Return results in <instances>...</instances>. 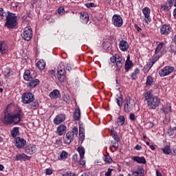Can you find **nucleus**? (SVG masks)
<instances>
[{
	"mask_svg": "<svg viewBox=\"0 0 176 176\" xmlns=\"http://www.w3.org/2000/svg\"><path fill=\"white\" fill-rule=\"evenodd\" d=\"M23 116H24V113L20 108L17 109L15 111L14 114H10L8 112H4V115L1 118V122L3 124H14L16 125L18 123L21 122V119H23Z\"/></svg>",
	"mask_w": 176,
	"mask_h": 176,
	"instance_id": "1",
	"label": "nucleus"
},
{
	"mask_svg": "<svg viewBox=\"0 0 176 176\" xmlns=\"http://www.w3.org/2000/svg\"><path fill=\"white\" fill-rule=\"evenodd\" d=\"M17 16L15 14L8 11L4 27L8 30H14L17 27Z\"/></svg>",
	"mask_w": 176,
	"mask_h": 176,
	"instance_id": "2",
	"label": "nucleus"
},
{
	"mask_svg": "<svg viewBox=\"0 0 176 176\" xmlns=\"http://www.w3.org/2000/svg\"><path fill=\"white\" fill-rule=\"evenodd\" d=\"M123 60L119 55H115L110 58L109 65L115 69L116 72H120V69H122V67H123V63H122Z\"/></svg>",
	"mask_w": 176,
	"mask_h": 176,
	"instance_id": "3",
	"label": "nucleus"
},
{
	"mask_svg": "<svg viewBox=\"0 0 176 176\" xmlns=\"http://www.w3.org/2000/svg\"><path fill=\"white\" fill-rule=\"evenodd\" d=\"M57 76L58 80L63 83L65 80V76H67V72L65 71V65L64 63H60L57 67Z\"/></svg>",
	"mask_w": 176,
	"mask_h": 176,
	"instance_id": "4",
	"label": "nucleus"
},
{
	"mask_svg": "<svg viewBox=\"0 0 176 176\" xmlns=\"http://www.w3.org/2000/svg\"><path fill=\"white\" fill-rule=\"evenodd\" d=\"M34 100L35 96L31 92H25L22 94V102L23 104H31Z\"/></svg>",
	"mask_w": 176,
	"mask_h": 176,
	"instance_id": "5",
	"label": "nucleus"
},
{
	"mask_svg": "<svg viewBox=\"0 0 176 176\" xmlns=\"http://www.w3.org/2000/svg\"><path fill=\"white\" fill-rule=\"evenodd\" d=\"M160 104V98H157V96H154L152 99H150L147 102V107L149 109H155L159 107Z\"/></svg>",
	"mask_w": 176,
	"mask_h": 176,
	"instance_id": "6",
	"label": "nucleus"
},
{
	"mask_svg": "<svg viewBox=\"0 0 176 176\" xmlns=\"http://www.w3.org/2000/svg\"><path fill=\"white\" fill-rule=\"evenodd\" d=\"M133 109V102H131V98L126 96L125 98V102L124 104V111L126 113L131 112Z\"/></svg>",
	"mask_w": 176,
	"mask_h": 176,
	"instance_id": "7",
	"label": "nucleus"
},
{
	"mask_svg": "<svg viewBox=\"0 0 176 176\" xmlns=\"http://www.w3.org/2000/svg\"><path fill=\"white\" fill-rule=\"evenodd\" d=\"M174 69H175L174 67L166 66L159 71V74L162 77L167 76L170 75V74H173V72H174Z\"/></svg>",
	"mask_w": 176,
	"mask_h": 176,
	"instance_id": "8",
	"label": "nucleus"
},
{
	"mask_svg": "<svg viewBox=\"0 0 176 176\" xmlns=\"http://www.w3.org/2000/svg\"><path fill=\"white\" fill-rule=\"evenodd\" d=\"M21 36L25 41H31V39H32V29L25 28L21 34Z\"/></svg>",
	"mask_w": 176,
	"mask_h": 176,
	"instance_id": "9",
	"label": "nucleus"
},
{
	"mask_svg": "<svg viewBox=\"0 0 176 176\" xmlns=\"http://www.w3.org/2000/svg\"><path fill=\"white\" fill-rule=\"evenodd\" d=\"M112 23L115 27H122L123 25V19L119 14H114L112 17Z\"/></svg>",
	"mask_w": 176,
	"mask_h": 176,
	"instance_id": "10",
	"label": "nucleus"
},
{
	"mask_svg": "<svg viewBox=\"0 0 176 176\" xmlns=\"http://www.w3.org/2000/svg\"><path fill=\"white\" fill-rule=\"evenodd\" d=\"M25 145H27V141L25 140L20 137H16L15 138V146H16V148L20 149L24 148Z\"/></svg>",
	"mask_w": 176,
	"mask_h": 176,
	"instance_id": "11",
	"label": "nucleus"
},
{
	"mask_svg": "<svg viewBox=\"0 0 176 176\" xmlns=\"http://www.w3.org/2000/svg\"><path fill=\"white\" fill-rule=\"evenodd\" d=\"M132 175L133 176H144L145 175V169L142 166H138V168L135 170H131Z\"/></svg>",
	"mask_w": 176,
	"mask_h": 176,
	"instance_id": "12",
	"label": "nucleus"
},
{
	"mask_svg": "<svg viewBox=\"0 0 176 176\" xmlns=\"http://www.w3.org/2000/svg\"><path fill=\"white\" fill-rule=\"evenodd\" d=\"M39 83H41V81L38 78L31 79L29 80V82L26 84V86L28 89H34V87H36Z\"/></svg>",
	"mask_w": 176,
	"mask_h": 176,
	"instance_id": "13",
	"label": "nucleus"
},
{
	"mask_svg": "<svg viewBox=\"0 0 176 176\" xmlns=\"http://www.w3.org/2000/svg\"><path fill=\"white\" fill-rule=\"evenodd\" d=\"M65 121V116L63 113L58 114L54 119V123L56 125L60 124L63 122Z\"/></svg>",
	"mask_w": 176,
	"mask_h": 176,
	"instance_id": "14",
	"label": "nucleus"
},
{
	"mask_svg": "<svg viewBox=\"0 0 176 176\" xmlns=\"http://www.w3.org/2000/svg\"><path fill=\"white\" fill-rule=\"evenodd\" d=\"M170 32H171V27H170V25H163L160 29V34H162V35H168Z\"/></svg>",
	"mask_w": 176,
	"mask_h": 176,
	"instance_id": "15",
	"label": "nucleus"
},
{
	"mask_svg": "<svg viewBox=\"0 0 176 176\" xmlns=\"http://www.w3.org/2000/svg\"><path fill=\"white\" fill-rule=\"evenodd\" d=\"M142 13L143 14H144V17L145 19H145L146 20V23H151V9H149V8L148 7H145L142 9Z\"/></svg>",
	"mask_w": 176,
	"mask_h": 176,
	"instance_id": "16",
	"label": "nucleus"
},
{
	"mask_svg": "<svg viewBox=\"0 0 176 176\" xmlns=\"http://www.w3.org/2000/svg\"><path fill=\"white\" fill-rule=\"evenodd\" d=\"M25 151L28 155H34L36 152V146L30 144L25 148Z\"/></svg>",
	"mask_w": 176,
	"mask_h": 176,
	"instance_id": "17",
	"label": "nucleus"
},
{
	"mask_svg": "<svg viewBox=\"0 0 176 176\" xmlns=\"http://www.w3.org/2000/svg\"><path fill=\"white\" fill-rule=\"evenodd\" d=\"M8 44L5 41H0V54H6Z\"/></svg>",
	"mask_w": 176,
	"mask_h": 176,
	"instance_id": "18",
	"label": "nucleus"
},
{
	"mask_svg": "<svg viewBox=\"0 0 176 176\" xmlns=\"http://www.w3.org/2000/svg\"><path fill=\"white\" fill-rule=\"evenodd\" d=\"M74 133L71 131H68L65 135V144L69 145L72 141H74Z\"/></svg>",
	"mask_w": 176,
	"mask_h": 176,
	"instance_id": "19",
	"label": "nucleus"
},
{
	"mask_svg": "<svg viewBox=\"0 0 176 176\" xmlns=\"http://www.w3.org/2000/svg\"><path fill=\"white\" fill-rule=\"evenodd\" d=\"M119 47L122 52H127L129 50V43L124 40H121L119 43Z\"/></svg>",
	"mask_w": 176,
	"mask_h": 176,
	"instance_id": "20",
	"label": "nucleus"
},
{
	"mask_svg": "<svg viewBox=\"0 0 176 176\" xmlns=\"http://www.w3.org/2000/svg\"><path fill=\"white\" fill-rule=\"evenodd\" d=\"M14 159L16 162L21 161V162H25L26 160H30V157L28 155L22 153V154H18L14 157Z\"/></svg>",
	"mask_w": 176,
	"mask_h": 176,
	"instance_id": "21",
	"label": "nucleus"
},
{
	"mask_svg": "<svg viewBox=\"0 0 176 176\" xmlns=\"http://www.w3.org/2000/svg\"><path fill=\"white\" fill-rule=\"evenodd\" d=\"M80 19L82 24H87L89 23V14L87 12H80Z\"/></svg>",
	"mask_w": 176,
	"mask_h": 176,
	"instance_id": "22",
	"label": "nucleus"
},
{
	"mask_svg": "<svg viewBox=\"0 0 176 176\" xmlns=\"http://www.w3.org/2000/svg\"><path fill=\"white\" fill-rule=\"evenodd\" d=\"M66 131H67V126L64 124H61L57 127L56 133L58 135L61 136L65 134Z\"/></svg>",
	"mask_w": 176,
	"mask_h": 176,
	"instance_id": "23",
	"label": "nucleus"
},
{
	"mask_svg": "<svg viewBox=\"0 0 176 176\" xmlns=\"http://www.w3.org/2000/svg\"><path fill=\"white\" fill-rule=\"evenodd\" d=\"M132 160H133V162H136V163H138L139 164H146V160L144 157L134 156L132 157Z\"/></svg>",
	"mask_w": 176,
	"mask_h": 176,
	"instance_id": "24",
	"label": "nucleus"
},
{
	"mask_svg": "<svg viewBox=\"0 0 176 176\" xmlns=\"http://www.w3.org/2000/svg\"><path fill=\"white\" fill-rule=\"evenodd\" d=\"M73 118L74 120H76V122H78V120H80V109L79 107H77L73 114Z\"/></svg>",
	"mask_w": 176,
	"mask_h": 176,
	"instance_id": "25",
	"label": "nucleus"
},
{
	"mask_svg": "<svg viewBox=\"0 0 176 176\" xmlns=\"http://www.w3.org/2000/svg\"><path fill=\"white\" fill-rule=\"evenodd\" d=\"M111 135L116 142H120V137H119V135H118V133L115 131V129L113 127L111 129Z\"/></svg>",
	"mask_w": 176,
	"mask_h": 176,
	"instance_id": "26",
	"label": "nucleus"
},
{
	"mask_svg": "<svg viewBox=\"0 0 176 176\" xmlns=\"http://www.w3.org/2000/svg\"><path fill=\"white\" fill-rule=\"evenodd\" d=\"M36 67H37V68H38V69H40V71H42V70L45 69V67H46V63H45V60H40L36 64Z\"/></svg>",
	"mask_w": 176,
	"mask_h": 176,
	"instance_id": "27",
	"label": "nucleus"
},
{
	"mask_svg": "<svg viewBox=\"0 0 176 176\" xmlns=\"http://www.w3.org/2000/svg\"><path fill=\"white\" fill-rule=\"evenodd\" d=\"M60 96L61 95L60 94V91L58 89H54L50 94V98H59Z\"/></svg>",
	"mask_w": 176,
	"mask_h": 176,
	"instance_id": "28",
	"label": "nucleus"
},
{
	"mask_svg": "<svg viewBox=\"0 0 176 176\" xmlns=\"http://www.w3.org/2000/svg\"><path fill=\"white\" fill-rule=\"evenodd\" d=\"M23 79L24 80H26V82H29L30 80H31V79H32V77L31 76V71H25L23 74Z\"/></svg>",
	"mask_w": 176,
	"mask_h": 176,
	"instance_id": "29",
	"label": "nucleus"
},
{
	"mask_svg": "<svg viewBox=\"0 0 176 176\" xmlns=\"http://www.w3.org/2000/svg\"><path fill=\"white\" fill-rule=\"evenodd\" d=\"M162 111H163L165 115H167L171 112V106L168 104H164L162 107Z\"/></svg>",
	"mask_w": 176,
	"mask_h": 176,
	"instance_id": "30",
	"label": "nucleus"
},
{
	"mask_svg": "<svg viewBox=\"0 0 176 176\" xmlns=\"http://www.w3.org/2000/svg\"><path fill=\"white\" fill-rule=\"evenodd\" d=\"M163 46H164V43L163 42L160 43L155 50V54H159V53H162L164 50Z\"/></svg>",
	"mask_w": 176,
	"mask_h": 176,
	"instance_id": "31",
	"label": "nucleus"
},
{
	"mask_svg": "<svg viewBox=\"0 0 176 176\" xmlns=\"http://www.w3.org/2000/svg\"><path fill=\"white\" fill-rule=\"evenodd\" d=\"M153 91L152 90H149L148 91H146L144 94V98L146 101H150V100H152V98H153V94H152Z\"/></svg>",
	"mask_w": 176,
	"mask_h": 176,
	"instance_id": "32",
	"label": "nucleus"
},
{
	"mask_svg": "<svg viewBox=\"0 0 176 176\" xmlns=\"http://www.w3.org/2000/svg\"><path fill=\"white\" fill-rule=\"evenodd\" d=\"M11 136L13 137V138H16L17 135H20V132L19 131V127L15 126L14 127L11 131Z\"/></svg>",
	"mask_w": 176,
	"mask_h": 176,
	"instance_id": "33",
	"label": "nucleus"
},
{
	"mask_svg": "<svg viewBox=\"0 0 176 176\" xmlns=\"http://www.w3.org/2000/svg\"><path fill=\"white\" fill-rule=\"evenodd\" d=\"M133 62L129 61V60H126L125 61V65H124V68H125V71L126 72H129V71H130V69H131V68H133Z\"/></svg>",
	"mask_w": 176,
	"mask_h": 176,
	"instance_id": "34",
	"label": "nucleus"
},
{
	"mask_svg": "<svg viewBox=\"0 0 176 176\" xmlns=\"http://www.w3.org/2000/svg\"><path fill=\"white\" fill-rule=\"evenodd\" d=\"M68 157V153L65 151H63L58 157V160H65Z\"/></svg>",
	"mask_w": 176,
	"mask_h": 176,
	"instance_id": "35",
	"label": "nucleus"
},
{
	"mask_svg": "<svg viewBox=\"0 0 176 176\" xmlns=\"http://www.w3.org/2000/svg\"><path fill=\"white\" fill-rule=\"evenodd\" d=\"M6 16H8V12H6L3 8H0V21L3 20Z\"/></svg>",
	"mask_w": 176,
	"mask_h": 176,
	"instance_id": "36",
	"label": "nucleus"
},
{
	"mask_svg": "<svg viewBox=\"0 0 176 176\" xmlns=\"http://www.w3.org/2000/svg\"><path fill=\"white\" fill-rule=\"evenodd\" d=\"M126 122V119L124 118V116H120L118 118V126H123L124 124V122Z\"/></svg>",
	"mask_w": 176,
	"mask_h": 176,
	"instance_id": "37",
	"label": "nucleus"
},
{
	"mask_svg": "<svg viewBox=\"0 0 176 176\" xmlns=\"http://www.w3.org/2000/svg\"><path fill=\"white\" fill-rule=\"evenodd\" d=\"M116 100L118 107H120V108H122V107H123V97H122V95L118 98H116Z\"/></svg>",
	"mask_w": 176,
	"mask_h": 176,
	"instance_id": "38",
	"label": "nucleus"
},
{
	"mask_svg": "<svg viewBox=\"0 0 176 176\" xmlns=\"http://www.w3.org/2000/svg\"><path fill=\"white\" fill-rule=\"evenodd\" d=\"M78 152L80 155V157L81 159H83V157L85 156V148L82 146L78 147Z\"/></svg>",
	"mask_w": 176,
	"mask_h": 176,
	"instance_id": "39",
	"label": "nucleus"
},
{
	"mask_svg": "<svg viewBox=\"0 0 176 176\" xmlns=\"http://www.w3.org/2000/svg\"><path fill=\"white\" fill-rule=\"evenodd\" d=\"M138 74H140V69L136 68L134 72L131 74V78H132L133 80H135V79H137V75H138Z\"/></svg>",
	"mask_w": 176,
	"mask_h": 176,
	"instance_id": "40",
	"label": "nucleus"
},
{
	"mask_svg": "<svg viewBox=\"0 0 176 176\" xmlns=\"http://www.w3.org/2000/svg\"><path fill=\"white\" fill-rule=\"evenodd\" d=\"M153 85V78L151 76L146 78V86H152Z\"/></svg>",
	"mask_w": 176,
	"mask_h": 176,
	"instance_id": "41",
	"label": "nucleus"
},
{
	"mask_svg": "<svg viewBox=\"0 0 176 176\" xmlns=\"http://www.w3.org/2000/svg\"><path fill=\"white\" fill-rule=\"evenodd\" d=\"M63 99L65 102H67V104H69L71 102V98L69 97V95L68 94H64L63 95Z\"/></svg>",
	"mask_w": 176,
	"mask_h": 176,
	"instance_id": "42",
	"label": "nucleus"
},
{
	"mask_svg": "<svg viewBox=\"0 0 176 176\" xmlns=\"http://www.w3.org/2000/svg\"><path fill=\"white\" fill-rule=\"evenodd\" d=\"M162 151L165 155H170L171 153V149L170 146H166L164 148H162Z\"/></svg>",
	"mask_w": 176,
	"mask_h": 176,
	"instance_id": "43",
	"label": "nucleus"
},
{
	"mask_svg": "<svg viewBox=\"0 0 176 176\" xmlns=\"http://www.w3.org/2000/svg\"><path fill=\"white\" fill-rule=\"evenodd\" d=\"M30 105L32 109H36L39 107V102L38 100L32 101Z\"/></svg>",
	"mask_w": 176,
	"mask_h": 176,
	"instance_id": "44",
	"label": "nucleus"
},
{
	"mask_svg": "<svg viewBox=\"0 0 176 176\" xmlns=\"http://www.w3.org/2000/svg\"><path fill=\"white\" fill-rule=\"evenodd\" d=\"M176 132V126L170 128L168 130V134L169 135H174V134H175Z\"/></svg>",
	"mask_w": 176,
	"mask_h": 176,
	"instance_id": "45",
	"label": "nucleus"
},
{
	"mask_svg": "<svg viewBox=\"0 0 176 176\" xmlns=\"http://www.w3.org/2000/svg\"><path fill=\"white\" fill-rule=\"evenodd\" d=\"M167 2L170 8L176 7V0H167Z\"/></svg>",
	"mask_w": 176,
	"mask_h": 176,
	"instance_id": "46",
	"label": "nucleus"
},
{
	"mask_svg": "<svg viewBox=\"0 0 176 176\" xmlns=\"http://www.w3.org/2000/svg\"><path fill=\"white\" fill-rule=\"evenodd\" d=\"M104 161L106 163H108L109 164H111V163H112V158H111L109 155H104Z\"/></svg>",
	"mask_w": 176,
	"mask_h": 176,
	"instance_id": "47",
	"label": "nucleus"
},
{
	"mask_svg": "<svg viewBox=\"0 0 176 176\" xmlns=\"http://www.w3.org/2000/svg\"><path fill=\"white\" fill-rule=\"evenodd\" d=\"M86 8H97V5L94 3H85Z\"/></svg>",
	"mask_w": 176,
	"mask_h": 176,
	"instance_id": "48",
	"label": "nucleus"
},
{
	"mask_svg": "<svg viewBox=\"0 0 176 176\" xmlns=\"http://www.w3.org/2000/svg\"><path fill=\"white\" fill-rule=\"evenodd\" d=\"M171 9V7L170 6H167V3L166 5H162L161 6V10H170Z\"/></svg>",
	"mask_w": 176,
	"mask_h": 176,
	"instance_id": "49",
	"label": "nucleus"
},
{
	"mask_svg": "<svg viewBox=\"0 0 176 176\" xmlns=\"http://www.w3.org/2000/svg\"><path fill=\"white\" fill-rule=\"evenodd\" d=\"M3 74H4L5 78H9V76H10L12 75L10 70H9L8 69L3 72Z\"/></svg>",
	"mask_w": 176,
	"mask_h": 176,
	"instance_id": "50",
	"label": "nucleus"
},
{
	"mask_svg": "<svg viewBox=\"0 0 176 176\" xmlns=\"http://www.w3.org/2000/svg\"><path fill=\"white\" fill-rule=\"evenodd\" d=\"M118 142L111 141L112 146L113 148H115L116 149H118L119 148V144Z\"/></svg>",
	"mask_w": 176,
	"mask_h": 176,
	"instance_id": "51",
	"label": "nucleus"
},
{
	"mask_svg": "<svg viewBox=\"0 0 176 176\" xmlns=\"http://www.w3.org/2000/svg\"><path fill=\"white\" fill-rule=\"evenodd\" d=\"M45 174L46 175H52L53 174V170L50 168H47L45 170Z\"/></svg>",
	"mask_w": 176,
	"mask_h": 176,
	"instance_id": "52",
	"label": "nucleus"
},
{
	"mask_svg": "<svg viewBox=\"0 0 176 176\" xmlns=\"http://www.w3.org/2000/svg\"><path fill=\"white\" fill-rule=\"evenodd\" d=\"M153 64H155L153 61L149 60V62L146 64V67L151 69L152 67H153Z\"/></svg>",
	"mask_w": 176,
	"mask_h": 176,
	"instance_id": "53",
	"label": "nucleus"
},
{
	"mask_svg": "<svg viewBox=\"0 0 176 176\" xmlns=\"http://www.w3.org/2000/svg\"><path fill=\"white\" fill-rule=\"evenodd\" d=\"M63 176H76V175H75V173L69 171V172H66Z\"/></svg>",
	"mask_w": 176,
	"mask_h": 176,
	"instance_id": "54",
	"label": "nucleus"
},
{
	"mask_svg": "<svg viewBox=\"0 0 176 176\" xmlns=\"http://www.w3.org/2000/svg\"><path fill=\"white\" fill-rule=\"evenodd\" d=\"M70 133H72L73 135H78V127L73 128L72 131H70Z\"/></svg>",
	"mask_w": 176,
	"mask_h": 176,
	"instance_id": "55",
	"label": "nucleus"
},
{
	"mask_svg": "<svg viewBox=\"0 0 176 176\" xmlns=\"http://www.w3.org/2000/svg\"><path fill=\"white\" fill-rule=\"evenodd\" d=\"M79 140L81 141V143L85 141V133H79Z\"/></svg>",
	"mask_w": 176,
	"mask_h": 176,
	"instance_id": "56",
	"label": "nucleus"
},
{
	"mask_svg": "<svg viewBox=\"0 0 176 176\" xmlns=\"http://www.w3.org/2000/svg\"><path fill=\"white\" fill-rule=\"evenodd\" d=\"M112 171H113V169H111L110 168H109L107 172L105 173L104 175L111 176V174H112Z\"/></svg>",
	"mask_w": 176,
	"mask_h": 176,
	"instance_id": "57",
	"label": "nucleus"
},
{
	"mask_svg": "<svg viewBox=\"0 0 176 176\" xmlns=\"http://www.w3.org/2000/svg\"><path fill=\"white\" fill-rule=\"evenodd\" d=\"M66 69H67V71H69V72H71V71H72V64L67 63Z\"/></svg>",
	"mask_w": 176,
	"mask_h": 176,
	"instance_id": "58",
	"label": "nucleus"
},
{
	"mask_svg": "<svg viewBox=\"0 0 176 176\" xmlns=\"http://www.w3.org/2000/svg\"><path fill=\"white\" fill-rule=\"evenodd\" d=\"M78 164H80V166H85V164H86V162L83 160V158H80V160L78 162Z\"/></svg>",
	"mask_w": 176,
	"mask_h": 176,
	"instance_id": "59",
	"label": "nucleus"
},
{
	"mask_svg": "<svg viewBox=\"0 0 176 176\" xmlns=\"http://www.w3.org/2000/svg\"><path fill=\"white\" fill-rule=\"evenodd\" d=\"M129 119L130 120H132V122H134V120H135V115H134V113H131L129 115Z\"/></svg>",
	"mask_w": 176,
	"mask_h": 176,
	"instance_id": "60",
	"label": "nucleus"
},
{
	"mask_svg": "<svg viewBox=\"0 0 176 176\" xmlns=\"http://www.w3.org/2000/svg\"><path fill=\"white\" fill-rule=\"evenodd\" d=\"M79 134H85V129L82 127V125L79 126Z\"/></svg>",
	"mask_w": 176,
	"mask_h": 176,
	"instance_id": "61",
	"label": "nucleus"
},
{
	"mask_svg": "<svg viewBox=\"0 0 176 176\" xmlns=\"http://www.w3.org/2000/svg\"><path fill=\"white\" fill-rule=\"evenodd\" d=\"M64 8L63 7H60L58 9V13L59 14H61V13L64 12Z\"/></svg>",
	"mask_w": 176,
	"mask_h": 176,
	"instance_id": "62",
	"label": "nucleus"
},
{
	"mask_svg": "<svg viewBox=\"0 0 176 176\" xmlns=\"http://www.w3.org/2000/svg\"><path fill=\"white\" fill-rule=\"evenodd\" d=\"M135 28H136L137 31H138V32H140V31H142V29H141V28L138 27V24H135L134 25Z\"/></svg>",
	"mask_w": 176,
	"mask_h": 176,
	"instance_id": "63",
	"label": "nucleus"
},
{
	"mask_svg": "<svg viewBox=\"0 0 176 176\" xmlns=\"http://www.w3.org/2000/svg\"><path fill=\"white\" fill-rule=\"evenodd\" d=\"M74 162H78V155L75 154L73 155Z\"/></svg>",
	"mask_w": 176,
	"mask_h": 176,
	"instance_id": "64",
	"label": "nucleus"
}]
</instances>
